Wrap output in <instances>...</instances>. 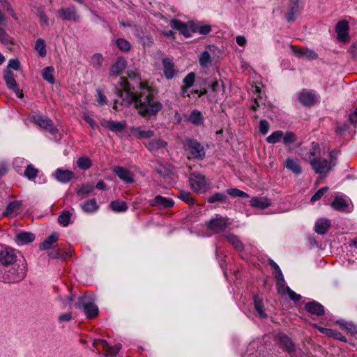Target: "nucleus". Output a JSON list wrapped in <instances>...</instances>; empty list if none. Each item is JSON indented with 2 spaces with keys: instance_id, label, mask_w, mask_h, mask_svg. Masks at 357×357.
Instances as JSON below:
<instances>
[{
  "instance_id": "obj_58",
  "label": "nucleus",
  "mask_w": 357,
  "mask_h": 357,
  "mask_svg": "<svg viewBox=\"0 0 357 357\" xmlns=\"http://www.w3.org/2000/svg\"><path fill=\"white\" fill-rule=\"evenodd\" d=\"M96 92H97L96 100H97L98 103L101 106L107 105V98L104 95V93L102 92V91L100 89H97Z\"/></svg>"
},
{
  "instance_id": "obj_32",
  "label": "nucleus",
  "mask_w": 357,
  "mask_h": 357,
  "mask_svg": "<svg viewBox=\"0 0 357 357\" xmlns=\"http://www.w3.org/2000/svg\"><path fill=\"white\" fill-rule=\"evenodd\" d=\"M224 237L232 245V246L237 250V251H242L244 248L243 243L241 241V240L238 238V236L232 234H225Z\"/></svg>"
},
{
  "instance_id": "obj_44",
  "label": "nucleus",
  "mask_w": 357,
  "mask_h": 357,
  "mask_svg": "<svg viewBox=\"0 0 357 357\" xmlns=\"http://www.w3.org/2000/svg\"><path fill=\"white\" fill-rule=\"evenodd\" d=\"M94 190V186L89 183H85L82 185L77 190V195L78 196L84 197L91 193Z\"/></svg>"
},
{
  "instance_id": "obj_22",
  "label": "nucleus",
  "mask_w": 357,
  "mask_h": 357,
  "mask_svg": "<svg viewBox=\"0 0 357 357\" xmlns=\"http://www.w3.org/2000/svg\"><path fill=\"white\" fill-rule=\"evenodd\" d=\"M305 308L307 312L317 316L322 315L324 313V307L315 301L307 303Z\"/></svg>"
},
{
  "instance_id": "obj_49",
  "label": "nucleus",
  "mask_w": 357,
  "mask_h": 357,
  "mask_svg": "<svg viewBox=\"0 0 357 357\" xmlns=\"http://www.w3.org/2000/svg\"><path fill=\"white\" fill-rule=\"evenodd\" d=\"M71 213L69 211H63L58 217L59 223L63 227H67L70 224Z\"/></svg>"
},
{
  "instance_id": "obj_40",
  "label": "nucleus",
  "mask_w": 357,
  "mask_h": 357,
  "mask_svg": "<svg viewBox=\"0 0 357 357\" xmlns=\"http://www.w3.org/2000/svg\"><path fill=\"white\" fill-rule=\"evenodd\" d=\"M77 166L82 170H87L92 166L91 160L86 156H82L77 160Z\"/></svg>"
},
{
  "instance_id": "obj_15",
  "label": "nucleus",
  "mask_w": 357,
  "mask_h": 357,
  "mask_svg": "<svg viewBox=\"0 0 357 357\" xmlns=\"http://www.w3.org/2000/svg\"><path fill=\"white\" fill-rule=\"evenodd\" d=\"M162 63L163 66L164 76L167 79H172L177 73L172 59L165 57L162 59Z\"/></svg>"
},
{
  "instance_id": "obj_45",
  "label": "nucleus",
  "mask_w": 357,
  "mask_h": 357,
  "mask_svg": "<svg viewBox=\"0 0 357 357\" xmlns=\"http://www.w3.org/2000/svg\"><path fill=\"white\" fill-rule=\"evenodd\" d=\"M282 137L283 132L282 130H277L267 137L266 140L269 144H276L282 140Z\"/></svg>"
},
{
  "instance_id": "obj_48",
  "label": "nucleus",
  "mask_w": 357,
  "mask_h": 357,
  "mask_svg": "<svg viewBox=\"0 0 357 357\" xmlns=\"http://www.w3.org/2000/svg\"><path fill=\"white\" fill-rule=\"evenodd\" d=\"M337 323L343 328H345L349 333L354 334L357 333V326L352 322L346 321L344 320H338Z\"/></svg>"
},
{
  "instance_id": "obj_36",
  "label": "nucleus",
  "mask_w": 357,
  "mask_h": 357,
  "mask_svg": "<svg viewBox=\"0 0 357 357\" xmlns=\"http://www.w3.org/2000/svg\"><path fill=\"white\" fill-rule=\"evenodd\" d=\"M59 239V235L56 233H52L48 236L43 243L40 245V249L42 250H46L52 247V245L57 241Z\"/></svg>"
},
{
  "instance_id": "obj_23",
  "label": "nucleus",
  "mask_w": 357,
  "mask_h": 357,
  "mask_svg": "<svg viewBox=\"0 0 357 357\" xmlns=\"http://www.w3.org/2000/svg\"><path fill=\"white\" fill-rule=\"evenodd\" d=\"M144 145L150 151L156 152L165 149L167 143L162 139H158L149 140L148 142L144 143Z\"/></svg>"
},
{
  "instance_id": "obj_7",
  "label": "nucleus",
  "mask_w": 357,
  "mask_h": 357,
  "mask_svg": "<svg viewBox=\"0 0 357 357\" xmlns=\"http://www.w3.org/2000/svg\"><path fill=\"white\" fill-rule=\"evenodd\" d=\"M320 153L321 150L319 144L313 142L310 146L301 149L300 155L304 160L311 163L312 160L320 156Z\"/></svg>"
},
{
  "instance_id": "obj_4",
  "label": "nucleus",
  "mask_w": 357,
  "mask_h": 357,
  "mask_svg": "<svg viewBox=\"0 0 357 357\" xmlns=\"http://www.w3.org/2000/svg\"><path fill=\"white\" fill-rule=\"evenodd\" d=\"M184 146L190 151L192 158L202 160L205 158L204 148L196 139L187 138L185 140Z\"/></svg>"
},
{
  "instance_id": "obj_8",
  "label": "nucleus",
  "mask_w": 357,
  "mask_h": 357,
  "mask_svg": "<svg viewBox=\"0 0 357 357\" xmlns=\"http://www.w3.org/2000/svg\"><path fill=\"white\" fill-rule=\"evenodd\" d=\"M172 28L178 30L185 37H190L195 33L194 23L187 24L177 19H173L169 23Z\"/></svg>"
},
{
  "instance_id": "obj_29",
  "label": "nucleus",
  "mask_w": 357,
  "mask_h": 357,
  "mask_svg": "<svg viewBox=\"0 0 357 357\" xmlns=\"http://www.w3.org/2000/svg\"><path fill=\"white\" fill-rule=\"evenodd\" d=\"M331 206L336 211H350V210H347L349 207L348 201L342 197H336L332 202Z\"/></svg>"
},
{
  "instance_id": "obj_16",
  "label": "nucleus",
  "mask_w": 357,
  "mask_h": 357,
  "mask_svg": "<svg viewBox=\"0 0 357 357\" xmlns=\"http://www.w3.org/2000/svg\"><path fill=\"white\" fill-rule=\"evenodd\" d=\"M130 135L137 139H151L155 135L152 130H144L142 127H131L130 128Z\"/></svg>"
},
{
  "instance_id": "obj_2",
  "label": "nucleus",
  "mask_w": 357,
  "mask_h": 357,
  "mask_svg": "<svg viewBox=\"0 0 357 357\" xmlns=\"http://www.w3.org/2000/svg\"><path fill=\"white\" fill-rule=\"evenodd\" d=\"M335 153L334 151H331L329 153L330 160L317 157L315 160H312L310 164L312 169L319 174H327L331 172L333 168L336 165L335 162Z\"/></svg>"
},
{
  "instance_id": "obj_56",
  "label": "nucleus",
  "mask_w": 357,
  "mask_h": 357,
  "mask_svg": "<svg viewBox=\"0 0 357 357\" xmlns=\"http://www.w3.org/2000/svg\"><path fill=\"white\" fill-rule=\"evenodd\" d=\"M117 47L123 52H128L131 48L130 43L123 38H119L116 41Z\"/></svg>"
},
{
  "instance_id": "obj_52",
  "label": "nucleus",
  "mask_w": 357,
  "mask_h": 357,
  "mask_svg": "<svg viewBox=\"0 0 357 357\" xmlns=\"http://www.w3.org/2000/svg\"><path fill=\"white\" fill-rule=\"evenodd\" d=\"M211 90L216 93L217 98L220 96H223L224 86L222 82L215 81L211 84Z\"/></svg>"
},
{
  "instance_id": "obj_13",
  "label": "nucleus",
  "mask_w": 357,
  "mask_h": 357,
  "mask_svg": "<svg viewBox=\"0 0 357 357\" xmlns=\"http://www.w3.org/2000/svg\"><path fill=\"white\" fill-rule=\"evenodd\" d=\"M53 176L59 183H67L74 178L75 174L70 170L58 168L54 172Z\"/></svg>"
},
{
  "instance_id": "obj_38",
  "label": "nucleus",
  "mask_w": 357,
  "mask_h": 357,
  "mask_svg": "<svg viewBox=\"0 0 357 357\" xmlns=\"http://www.w3.org/2000/svg\"><path fill=\"white\" fill-rule=\"evenodd\" d=\"M34 13L40 19V24L41 26H49V19L45 14L44 10L41 7H36Z\"/></svg>"
},
{
  "instance_id": "obj_14",
  "label": "nucleus",
  "mask_w": 357,
  "mask_h": 357,
  "mask_svg": "<svg viewBox=\"0 0 357 357\" xmlns=\"http://www.w3.org/2000/svg\"><path fill=\"white\" fill-rule=\"evenodd\" d=\"M114 173L126 183L134 182V174L128 169L121 166H116L113 169Z\"/></svg>"
},
{
  "instance_id": "obj_25",
  "label": "nucleus",
  "mask_w": 357,
  "mask_h": 357,
  "mask_svg": "<svg viewBox=\"0 0 357 357\" xmlns=\"http://www.w3.org/2000/svg\"><path fill=\"white\" fill-rule=\"evenodd\" d=\"M127 66V61L123 57L117 58L115 63L112 65L110 69V75H119Z\"/></svg>"
},
{
  "instance_id": "obj_57",
  "label": "nucleus",
  "mask_w": 357,
  "mask_h": 357,
  "mask_svg": "<svg viewBox=\"0 0 357 357\" xmlns=\"http://www.w3.org/2000/svg\"><path fill=\"white\" fill-rule=\"evenodd\" d=\"M227 192L228 195H231V197H248V195L242 191V190H240L237 188H231V189H228L227 190Z\"/></svg>"
},
{
  "instance_id": "obj_37",
  "label": "nucleus",
  "mask_w": 357,
  "mask_h": 357,
  "mask_svg": "<svg viewBox=\"0 0 357 357\" xmlns=\"http://www.w3.org/2000/svg\"><path fill=\"white\" fill-rule=\"evenodd\" d=\"M111 209L116 213L125 212L128 209V205L126 202L114 200L110 203Z\"/></svg>"
},
{
  "instance_id": "obj_18",
  "label": "nucleus",
  "mask_w": 357,
  "mask_h": 357,
  "mask_svg": "<svg viewBox=\"0 0 357 357\" xmlns=\"http://www.w3.org/2000/svg\"><path fill=\"white\" fill-rule=\"evenodd\" d=\"M316 100V94L311 91L303 90L298 94V100L305 106L313 105Z\"/></svg>"
},
{
  "instance_id": "obj_9",
  "label": "nucleus",
  "mask_w": 357,
  "mask_h": 357,
  "mask_svg": "<svg viewBox=\"0 0 357 357\" xmlns=\"http://www.w3.org/2000/svg\"><path fill=\"white\" fill-rule=\"evenodd\" d=\"M229 225L228 219L222 217L211 219L207 224L208 228L216 234L224 231Z\"/></svg>"
},
{
  "instance_id": "obj_24",
  "label": "nucleus",
  "mask_w": 357,
  "mask_h": 357,
  "mask_svg": "<svg viewBox=\"0 0 357 357\" xmlns=\"http://www.w3.org/2000/svg\"><path fill=\"white\" fill-rule=\"evenodd\" d=\"M285 167L291 171L295 174H301L302 167L297 158H288L285 160Z\"/></svg>"
},
{
  "instance_id": "obj_5",
  "label": "nucleus",
  "mask_w": 357,
  "mask_h": 357,
  "mask_svg": "<svg viewBox=\"0 0 357 357\" xmlns=\"http://www.w3.org/2000/svg\"><path fill=\"white\" fill-rule=\"evenodd\" d=\"M189 183L194 192L202 193L207 190L208 184L206 177L199 173H193L189 178Z\"/></svg>"
},
{
  "instance_id": "obj_27",
  "label": "nucleus",
  "mask_w": 357,
  "mask_h": 357,
  "mask_svg": "<svg viewBox=\"0 0 357 357\" xmlns=\"http://www.w3.org/2000/svg\"><path fill=\"white\" fill-rule=\"evenodd\" d=\"M22 205V202L16 200L10 202L7 206L6 211L3 213V216L9 217L14 213H17L20 211Z\"/></svg>"
},
{
  "instance_id": "obj_61",
  "label": "nucleus",
  "mask_w": 357,
  "mask_h": 357,
  "mask_svg": "<svg viewBox=\"0 0 357 357\" xmlns=\"http://www.w3.org/2000/svg\"><path fill=\"white\" fill-rule=\"evenodd\" d=\"M259 132L262 135L268 133L269 130V123L266 120H261L259 122Z\"/></svg>"
},
{
  "instance_id": "obj_3",
  "label": "nucleus",
  "mask_w": 357,
  "mask_h": 357,
  "mask_svg": "<svg viewBox=\"0 0 357 357\" xmlns=\"http://www.w3.org/2000/svg\"><path fill=\"white\" fill-rule=\"evenodd\" d=\"M94 302L92 296L84 295L79 298L78 307L84 312L88 319H93L98 315L99 310Z\"/></svg>"
},
{
  "instance_id": "obj_50",
  "label": "nucleus",
  "mask_w": 357,
  "mask_h": 357,
  "mask_svg": "<svg viewBox=\"0 0 357 357\" xmlns=\"http://www.w3.org/2000/svg\"><path fill=\"white\" fill-rule=\"evenodd\" d=\"M227 200V196L222 192H216L208 198L209 203L215 202H226Z\"/></svg>"
},
{
  "instance_id": "obj_60",
  "label": "nucleus",
  "mask_w": 357,
  "mask_h": 357,
  "mask_svg": "<svg viewBox=\"0 0 357 357\" xmlns=\"http://www.w3.org/2000/svg\"><path fill=\"white\" fill-rule=\"evenodd\" d=\"M328 188V187H323L319 189L312 197L311 202H314L319 200L327 191Z\"/></svg>"
},
{
  "instance_id": "obj_53",
  "label": "nucleus",
  "mask_w": 357,
  "mask_h": 357,
  "mask_svg": "<svg viewBox=\"0 0 357 357\" xmlns=\"http://www.w3.org/2000/svg\"><path fill=\"white\" fill-rule=\"evenodd\" d=\"M195 33H199L202 35H206L211 31V26L210 25H202L200 24H195Z\"/></svg>"
},
{
  "instance_id": "obj_43",
  "label": "nucleus",
  "mask_w": 357,
  "mask_h": 357,
  "mask_svg": "<svg viewBox=\"0 0 357 357\" xmlns=\"http://www.w3.org/2000/svg\"><path fill=\"white\" fill-rule=\"evenodd\" d=\"M54 69L52 66L45 67L43 70L42 75L43 78L48 82L50 84H54L55 82V79L54 77Z\"/></svg>"
},
{
  "instance_id": "obj_54",
  "label": "nucleus",
  "mask_w": 357,
  "mask_h": 357,
  "mask_svg": "<svg viewBox=\"0 0 357 357\" xmlns=\"http://www.w3.org/2000/svg\"><path fill=\"white\" fill-rule=\"evenodd\" d=\"M296 141V135L291 131L283 132L282 142L284 144L288 145L294 144Z\"/></svg>"
},
{
  "instance_id": "obj_35",
  "label": "nucleus",
  "mask_w": 357,
  "mask_h": 357,
  "mask_svg": "<svg viewBox=\"0 0 357 357\" xmlns=\"http://www.w3.org/2000/svg\"><path fill=\"white\" fill-rule=\"evenodd\" d=\"M250 205L253 207L264 209L271 206V202L264 197H254L250 200Z\"/></svg>"
},
{
  "instance_id": "obj_51",
  "label": "nucleus",
  "mask_w": 357,
  "mask_h": 357,
  "mask_svg": "<svg viewBox=\"0 0 357 357\" xmlns=\"http://www.w3.org/2000/svg\"><path fill=\"white\" fill-rule=\"evenodd\" d=\"M103 60L104 59L101 54L96 53L91 56L90 63L93 68H99L102 65Z\"/></svg>"
},
{
  "instance_id": "obj_46",
  "label": "nucleus",
  "mask_w": 357,
  "mask_h": 357,
  "mask_svg": "<svg viewBox=\"0 0 357 357\" xmlns=\"http://www.w3.org/2000/svg\"><path fill=\"white\" fill-rule=\"evenodd\" d=\"M202 113L198 110H193L189 116L188 120L194 125H200L202 123Z\"/></svg>"
},
{
  "instance_id": "obj_28",
  "label": "nucleus",
  "mask_w": 357,
  "mask_h": 357,
  "mask_svg": "<svg viewBox=\"0 0 357 357\" xmlns=\"http://www.w3.org/2000/svg\"><path fill=\"white\" fill-rule=\"evenodd\" d=\"M9 272L11 275L10 280L13 282H20L25 277L24 268L20 266H17V268L15 266L13 267Z\"/></svg>"
},
{
  "instance_id": "obj_30",
  "label": "nucleus",
  "mask_w": 357,
  "mask_h": 357,
  "mask_svg": "<svg viewBox=\"0 0 357 357\" xmlns=\"http://www.w3.org/2000/svg\"><path fill=\"white\" fill-rule=\"evenodd\" d=\"M331 227V221L328 219H320L316 222L315 231L319 234H325Z\"/></svg>"
},
{
  "instance_id": "obj_17",
  "label": "nucleus",
  "mask_w": 357,
  "mask_h": 357,
  "mask_svg": "<svg viewBox=\"0 0 357 357\" xmlns=\"http://www.w3.org/2000/svg\"><path fill=\"white\" fill-rule=\"evenodd\" d=\"M149 204L151 206H157L159 208H172L174 202L170 198L164 197L161 195H157L154 199L149 200Z\"/></svg>"
},
{
  "instance_id": "obj_21",
  "label": "nucleus",
  "mask_w": 357,
  "mask_h": 357,
  "mask_svg": "<svg viewBox=\"0 0 357 357\" xmlns=\"http://www.w3.org/2000/svg\"><path fill=\"white\" fill-rule=\"evenodd\" d=\"M279 346L289 354H292L295 351L294 344L291 339L285 335H279Z\"/></svg>"
},
{
  "instance_id": "obj_1",
  "label": "nucleus",
  "mask_w": 357,
  "mask_h": 357,
  "mask_svg": "<svg viewBox=\"0 0 357 357\" xmlns=\"http://www.w3.org/2000/svg\"><path fill=\"white\" fill-rule=\"evenodd\" d=\"M142 91L136 93L124 77H120L115 86V93L121 105H134L139 114L144 118L155 116L162 109V103L155 99L149 89L140 82Z\"/></svg>"
},
{
  "instance_id": "obj_64",
  "label": "nucleus",
  "mask_w": 357,
  "mask_h": 357,
  "mask_svg": "<svg viewBox=\"0 0 357 357\" xmlns=\"http://www.w3.org/2000/svg\"><path fill=\"white\" fill-rule=\"evenodd\" d=\"M83 119L89 124L92 129L98 128V124L95 120L88 114H84Z\"/></svg>"
},
{
  "instance_id": "obj_34",
  "label": "nucleus",
  "mask_w": 357,
  "mask_h": 357,
  "mask_svg": "<svg viewBox=\"0 0 357 357\" xmlns=\"http://www.w3.org/2000/svg\"><path fill=\"white\" fill-rule=\"evenodd\" d=\"M254 305L255 309L257 312L259 316L261 318H266L267 314L265 312V308L263 303V300L260 298L257 295L254 296Z\"/></svg>"
},
{
  "instance_id": "obj_19",
  "label": "nucleus",
  "mask_w": 357,
  "mask_h": 357,
  "mask_svg": "<svg viewBox=\"0 0 357 357\" xmlns=\"http://www.w3.org/2000/svg\"><path fill=\"white\" fill-rule=\"evenodd\" d=\"M35 234L29 231H21L16 234L15 241L18 245H23L33 242Z\"/></svg>"
},
{
  "instance_id": "obj_20",
  "label": "nucleus",
  "mask_w": 357,
  "mask_h": 357,
  "mask_svg": "<svg viewBox=\"0 0 357 357\" xmlns=\"http://www.w3.org/2000/svg\"><path fill=\"white\" fill-rule=\"evenodd\" d=\"M102 126L107 128L109 130L114 132H121L126 127V122L123 121H114L112 120H109L105 122H102Z\"/></svg>"
},
{
  "instance_id": "obj_39",
  "label": "nucleus",
  "mask_w": 357,
  "mask_h": 357,
  "mask_svg": "<svg viewBox=\"0 0 357 357\" xmlns=\"http://www.w3.org/2000/svg\"><path fill=\"white\" fill-rule=\"evenodd\" d=\"M199 63V65L204 68H208L211 66L212 59L208 51H204L200 54Z\"/></svg>"
},
{
  "instance_id": "obj_42",
  "label": "nucleus",
  "mask_w": 357,
  "mask_h": 357,
  "mask_svg": "<svg viewBox=\"0 0 357 357\" xmlns=\"http://www.w3.org/2000/svg\"><path fill=\"white\" fill-rule=\"evenodd\" d=\"M34 49L36 52H38V54L41 57H44L47 54L46 50V45L45 42L42 38H38L36 40Z\"/></svg>"
},
{
  "instance_id": "obj_62",
  "label": "nucleus",
  "mask_w": 357,
  "mask_h": 357,
  "mask_svg": "<svg viewBox=\"0 0 357 357\" xmlns=\"http://www.w3.org/2000/svg\"><path fill=\"white\" fill-rule=\"evenodd\" d=\"M195 79V75L194 73H190L188 75L185 77L183 79V83L188 86L191 87L194 82Z\"/></svg>"
},
{
  "instance_id": "obj_12",
  "label": "nucleus",
  "mask_w": 357,
  "mask_h": 357,
  "mask_svg": "<svg viewBox=\"0 0 357 357\" xmlns=\"http://www.w3.org/2000/svg\"><path fill=\"white\" fill-rule=\"evenodd\" d=\"M338 41L345 43L349 40V24L345 20L337 22L335 26Z\"/></svg>"
},
{
  "instance_id": "obj_55",
  "label": "nucleus",
  "mask_w": 357,
  "mask_h": 357,
  "mask_svg": "<svg viewBox=\"0 0 357 357\" xmlns=\"http://www.w3.org/2000/svg\"><path fill=\"white\" fill-rule=\"evenodd\" d=\"M255 90L258 93V97L255 98L254 104L252 105L251 108L254 112H257L261 107L262 98L261 96V90L258 86H255Z\"/></svg>"
},
{
  "instance_id": "obj_33",
  "label": "nucleus",
  "mask_w": 357,
  "mask_h": 357,
  "mask_svg": "<svg viewBox=\"0 0 357 357\" xmlns=\"http://www.w3.org/2000/svg\"><path fill=\"white\" fill-rule=\"evenodd\" d=\"M300 0H291L290 8L287 15V20L288 22H294L296 19V14L298 11Z\"/></svg>"
},
{
  "instance_id": "obj_31",
  "label": "nucleus",
  "mask_w": 357,
  "mask_h": 357,
  "mask_svg": "<svg viewBox=\"0 0 357 357\" xmlns=\"http://www.w3.org/2000/svg\"><path fill=\"white\" fill-rule=\"evenodd\" d=\"M80 206L82 211L87 213H94L99 208V206L95 199H89L88 201L81 204Z\"/></svg>"
},
{
  "instance_id": "obj_59",
  "label": "nucleus",
  "mask_w": 357,
  "mask_h": 357,
  "mask_svg": "<svg viewBox=\"0 0 357 357\" xmlns=\"http://www.w3.org/2000/svg\"><path fill=\"white\" fill-rule=\"evenodd\" d=\"M178 197L186 203H193V198L191 197V195L189 192L181 191L178 195Z\"/></svg>"
},
{
  "instance_id": "obj_41",
  "label": "nucleus",
  "mask_w": 357,
  "mask_h": 357,
  "mask_svg": "<svg viewBox=\"0 0 357 357\" xmlns=\"http://www.w3.org/2000/svg\"><path fill=\"white\" fill-rule=\"evenodd\" d=\"M38 172V169L35 168L33 165L29 164L26 167L24 176L29 180L33 181L37 177Z\"/></svg>"
},
{
  "instance_id": "obj_10",
  "label": "nucleus",
  "mask_w": 357,
  "mask_h": 357,
  "mask_svg": "<svg viewBox=\"0 0 357 357\" xmlns=\"http://www.w3.org/2000/svg\"><path fill=\"white\" fill-rule=\"evenodd\" d=\"M56 15L58 17L66 21L77 22L79 19L77 10L73 6L58 10Z\"/></svg>"
},
{
  "instance_id": "obj_11",
  "label": "nucleus",
  "mask_w": 357,
  "mask_h": 357,
  "mask_svg": "<svg viewBox=\"0 0 357 357\" xmlns=\"http://www.w3.org/2000/svg\"><path fill=\"white\" fill-rule=\"evenodd\" d=\"M17 255L15 251L10 248H6L0 251V263L5 266L14 264L16 261Z\"/></svg>"
},
{
  "instance_id": "obj_26",
  "label": "nucleus",
  "mask_w": 357,
  "mask_h": 357,
  "mask_svg": "<svg viewBox=\"0 0 357 357\" xmlns=\"http://www.w3.org/2000/svg\"><path fill=\"white\" fill-rule=\"evenodd\" d=\"M6 26V18L0 10V42L3 44L12 43V40L7 35L5 31V26Z\"/></svg>"
},
{
  "instance_id": "obj_6",
  "label": "nucleus",
  "mask_w": 357,
  "mask_h": 357,
  "mask_svg": "<svg viewBox=\"0 0 357 357\" xmlns=\"http://www.w3.org/2000/svg\"><path fill=\"white\" fill-rule=\"evenodd\" d=\"M32 121L40 128L49 131V132L56 137L59 134V130L54 126L53 122L47 116L42 114H36L32 119Z\"/></svg>"
},
{
  "instance_id": "obj_47",
  "label": "nucleus",
  "mask_w": 357,
  "mask_h": 357,
  "mask_svg": "<svg viewBox=\"0 0 357 357\" xmlns=\"http://www.w3.org/2000/svg\"><path fill=\"white\" fill-rule=\"evenodd\" d=\"M4 79L6 81L8 88L10 89H15L17 84L14 78L13 73L11 71H8L4 75Z\"/></svg>"
},
{
  "instance_id": "obj_63",
  "label": "nucleus",
  "mask_w": 357,
  "mask_h": 357,
  "mask_svg": "<svg viewBox=\"0 0 357 357\" xmlns=\"http://www.w3.org/2000/svg\"><path fill=\"white\" fill-rule=\"evenodd\" d=\"M286 289L287 294H288L291 300L294 301V302H298V301H300L301 298L300 294H298L296 292H294L289 287H286Z\"/></svg>"
}]
</instances>
